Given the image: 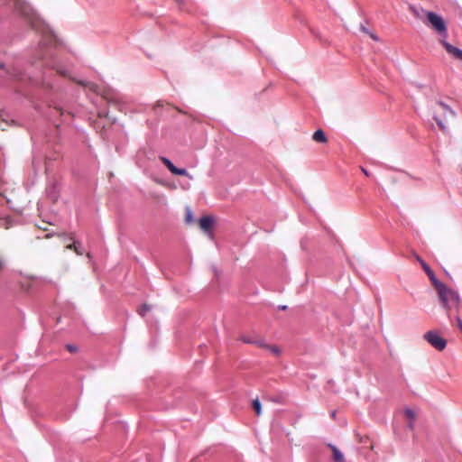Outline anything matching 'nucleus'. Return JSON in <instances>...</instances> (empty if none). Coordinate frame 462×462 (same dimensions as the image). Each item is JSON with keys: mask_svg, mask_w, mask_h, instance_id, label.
<instances>
[{"mask_svg": "<svg viewBox=\"0 0 462 462\" xmlns=\"http://www.w3.org/2000/svg\"><path fill=\"white\" fill-rule=\"evenodd\" d=\"M9 3L12 5L14 11L20 15L32 30L42 33L40 42L41 49L55 47L58 44L56 36L26 0H9Z\"/></svg>", "mask_w": 462, "mask_h": 462, "instance_id": "f257e3e1", "label": "nucleus"}, {"mask_svg": "<svg viewBox=\"0 0 462 462\" xmlns=\"http://www.w3.org/2000/svg\"><path fill=\"white\" fill-rule=\"evenodd\" d=\"M438 292L442 306L447 310L448 313L455 311L458 314L462 300L457 291L448 288L445 283L439 282L433 286Z\"/></svg>", "mask_w": 462, "mask_h": 462, "instance_id": "f03ea898", "label": "nucleus"}, {"mask_svg": "<svg viewBox=\"0 0 462 462\" xmlns=\"http://www.w3.org/2000/svg\"><path fill=\"white\" fill-rule=\"evenodd\" d=\"M435 120L442 130H447L454 121L455 113L445 104L439 103L435 108Z\"/></svg>", "mask_w": 462, "mask_h": 462, "instance_id": "7ed1b4c3", "label": "nucleus"}, {"mask_svg": "<svg viewBox=\"0 0 462 462\" xmlns=\"http://www.w3.org/2000/svg\"><path fill=\"white\" fill-rule=\"evenodd\" d=\"M422 13L424 10L420 9ZM425 15L428 19L429 25L440 36V38L448 37V28L443 18L434 12L427 11Z\"/></svg>", "mask_w": 462, "mask_h": 462, "instance_id": "20e7f679", "label": "nucleus"}, {"mask_svg": "<svg viewBox=\"0 0 462 462\" xmlns=\"http://www.w3.org/2000/svg\"><path fill=\"white\" fill-rule=\"evenodd\" d=\"M10 200L0 193V226L5 229H8L12 226V219L9 214Z\"/></svg>", "mask_w": 462, "mask_h": 462, "instance_id": "39448f33", "label": "nucleus"}, {"mask_svg": "<svg viewBox=\"0 0 462 462\" xmlns=\"http://www.w3.org/2000/svg\"><path fill=\"white\" fill-rule=\"evenodd\" d=\"M423 338L438 351H442L446 348V339H444L436 330H430L426 332L423 335Z\"/></svg>", "mask_w": 462, "mask_h": 462, "instance_id": "423d86ee", "label": "nucleus"}, {"mask_svg": "<svg viewBox=\"0 0 462 462\" xmlns=\"http://www.w3.org/2000/svg\"><path fill=\"white\" fill-rule=\"evenodd\" d=\"M160 160L172 174L186 176L190 180L193 178L185 169L177 168L168 158L161 157Z\"/></svg>", "mask_w": 462, "mask_h": 462, "instance_id": "0eeeda50", "label": "nucleus"}, {"mask_svg": "<svg viewBox=\"0 0 462 462\" xmlns=\"http://www.w3.org/2000/svg\"><path fill=\"white\" fill-rule=\"evenodd\" d=\"M98 94L108 104L118 105L120 102V97H119L118 94L112 88H104L102 89L100 88V91Z\"/></svg>", "mask_w": 462, "mask_h": 462, "instance_id": "6e6552de", "label": "nucleus"}, {"mask_svg": "<svg viewBox=\"0 0 462 462\" xmlns=\"http://www.w3.org/2000/svg\"><path fill=\"white\" fill-rule=\"evenodd\" d=\"M98 94L108 104L118 105L120 102V97H119L118 94L112 88H104L102 89L100 88V91Z\"/></svg>", "mask_w": 462, "mask_h": 462, "instance_id": "1a4fd4ad", "label": "nucleus"}, {"mask_svg": "<svg viewBox=\"0 0 462 462\" xmlns=\"http://www.w3.org/2000/svg\"><path fill=\"white\" fill-rule=\"evenodd\" d=\"M98 94L108 104L118 105L120 102V97H119L118 94L112 88H104L102 89L100 88V91Z\"/></svg>", "mask_w": 462, "mask_h": 462, "instance_id": "9d476101", "label": "nucleus"}, {"mask_svg": "<svg viewBox=\"0 0 462 462\" xmlns=\"http://www.w3.org/2000/svg\"><path fill=\"white\" fill-rule=\"evenodd\" d=\"M98 94L108 104L118 105L120 102V97H119L118 94L112 88H104L102 89L100 88V91Z\"/></svg>", "mask_w": 462, "mask_h": 462, "instance_id": "9b49d317", "label": "nucleus"}, {"mask_svg": "<svg viewBox=\"0 0 462 462\" xmlns=\"http://www.w3.org/2000/svg\"><path fill=\"white\" fill-rule=\"evenodd\" d=\"M447 38H439V43L445 48L447 52L450 54L454 59L462 60V50L449 44L447 41Z\"/></svg>", "mask_w": 462, "mask_h": 462, "instance_id": "f8f14e48", "label": "nucleus"}, {"mask_svg": "<svg viewBox=\"0 0 462 462\" xmlns=\"http://www.w3.org/2000/svg\"><path fill=\"white\" fill-rule=\"evenodd\" d=\"M415 258L416 260L420 263L422 269L425 271V273H427L429 279L430 280L432 285H436L439 281L437 279L436 275L434 274L433 271L430 269V267L429 266L428 263H426L421 258L420 256H419L418 254H415Z\"/></svg>", "mask_w": 462, "mask_h": 462, "instance_id": "ddd939ff", "label": "nucleus"}, {"mask_svg": "<svg viewBox=\"0 0 462 462\" xmlns=\"http://www.w3.org/2000/svg\"><path fill=\"white\" fill-rule=\"evenodd\" d=\"M6 73L11 79L23 80V72L17 67L12 66L7 68Z\"/></svg>", "mask_w": 462, "mask_h": 462, "instance_id": "4468645a", "label": "nucleus"}, {"mask_svg": "<svg viewBox=\"0 0 462 462\" xmlns=\"http://www.w3.org/2000/svg\"><path fill=\"white\" fill-rule=\"evenodd\" d=\"M213 226V219L211 217L206 216L199 219V226L205 232H209Z\"/></svg>", "mask_w": 462, "mask_h": 462, "instance_id": "2eb2a0df", "label": "nucleus"}, {"mask_svg": "<svg viewBox=\"0 0 462 462\" xmlns=\"http://www.w3.org/2000/svg\"><path fill=\"white\" fill-rule=\"evenodd\" d=\"M328 448L332 451L334 462L346 461L343 454L338 450V448L336 446L328 444Z\"/></svg>", "mask_w": 462, "mask_h": 462, "instance_id": "dca6fc26", "label": "nucleus"}, {"mask_svg": "<svg viewBox=\"0 0 462 462\" xmlns=\"http://www.w3.org/2000/svg\"><path fill=\"white\" fill-rule=\"evenodd\" d=\"M312 139L315 142L321 143H326L328 142L325 133L321 129H319L316 132H314V134L312 135Z\"/></svg>", "mask_w": 462, "mask_h": 462, "instance_id": "f3484780", "label": "nucleus"}, {"mask_svg": "<svg viewBox=\"0 0 462 462\" xmlns=\"http://www.w3.org/2000/svg\"><path fill=\"white\" fill-rule=\"evenodd\" d=\"M77 83L85 88H88L89 90H91L94 93L98 94L100 91V88L93 82H86V81L79 80V81H77Z\"/></svg>", "mask_w": 462, "mask_h": 462, "instance_id": "a211bd4d", "label": "nucleus"}, {"mask_svg": "<svg viewBox=\"0 0 462 462\" xmlns=\"http://www.w3.org/2000/svg\"><path fill=\"white\" fill-rule=\"evenodd\" d=\"M404 414H405L406 418H408L411 420V422L409 423V428L411 430H412L413 429V421L416 419L415 411L410 408H406L404 410Z\"/></svg>", "mask_w": 462, "mask_h": 462, "instance_id": "6ab92c4d", "label": "nucleus"}, {"mask_svg": "<svg viewBox=\"0 0 462 462\" xmlns=\"http://www.w3.org/2000/svg\"><path fill=\"white\" fill-rule=\"evenodd\" d=\"M252 405H253V409H254V412L256 413V415L257 416L261 415L262 408H261L260 401L258 399L254 400Z\"/></svg>", "mask_w": 462, "mask_h": 462, "instance_id": "aec40b11", "label": "nucleus"}, {"mask_svg": "<svg viewBox=\"0 0 462 462\" xmlns=\"http://www.w3.org/2000/svg\"><path fill=\"white\" fill-rule=\"evenodd\" d=\"M266 349L269 350L273 355L279 356L281 355V349L274 345L266 346Z\"/></svg>", "mask_w": 462, "mask_h": 462, "instance_id": "412c9836", "label": "nucleus"}, {"mask_svg": "<svg viewBox=\"0 0 462 462\" xmlns=\"http://www.w3.org/2000/svg\"><path fill=\"white\" fill-rule=\"evenodd\" d=\"M151 310V306L148 305V304H143L139 310H138V313L141 315V316H144L145 313L147 311H149Z\"/></svg>", "mask_w": 462, "mask_h": 462, "instance_id": "4be33fe9", "label": "nucleus"}, {"mask_svg": "<svg viewBox=\"0 0 462 462\" xmlns=\"http://www.w3.org/2000/svg\"><path fill=\"white\" fill-rule=\"evenodd\" d=\"M409 10L410 12L417 18H420L421 19V16H420V12L418 8H416L415 6H412V5H410L409 7Z\"/></svg>", "mask_w": 462, "mask_h": 462, "instance_id": "5701e85b", "label": "nucleus"}, {"mask_svg": "<svg viewBox=\"0 0 462 462\" xmlns=\"http://www.w3.org/2000/svg\"><path fill=\"white\" fill-rule=\"evenodd\" d=\"M66 348L68 349V351H69L70 353H76L78 351V348L77 346H73V345H67L66 346Z\"/></svg>", "mask_w": 462, "mask_h": 462, "instance_id": "b1692460", "label": "nucleus"}, {"mask_svg": "<svg viewBox=\"0 0 462 462\" xmlns=\"http://www.w3.org/2000/svg\"><path fill=\"white\" fill-rule=\"evenodd\" d=\"M241 340H243L245 343H248V344H254V341L252 340L251 338H249L248 337H242Z\"/></svg>", "mask_w": 462, "mask_h": 462, "instance_id": "393cba45", "label": "nucleus"}, {"mask_svg": "<svg viewBox=\"0 0 462 462\" xmlns=\"http://www.w3.org/2000/svg\"><path fill=\"white\" fill-rule=\"evenodd\" d=\"M254 344L257 345L260 347L265 348V349H266V346H268L267 344H265L263 341H254Z\"/></svg>", "mask_w": 462, "mask_h": 462, "instance_id": "a878e982", "label": "nucleus"}, {"mask_svg": "<svg viewBox=\"0 0 462 462\" xmlns=\"http://www.w3.org/2000/svg\"><path fill=\"white\" fill-rule=\"evenodd\" d=\"M456 320H457V327L461 329L462 320L458 315L456 317Z\"/></svg>", "mask_w": 462, "mask_h": 462, "instance_id": "bb28decb", "label": "nucleus"}, {"mask_svg": "<svg viewBox=\"0 0 462 462\" xmlns=\"http://www.w3.org/2000/svg\"><path fill=\"white\" fill-rule=\"evenodd\" d=\"M77 247L75 244H70L66 246L67 249L74 250Z\"/></svg>", "mask_w": 462, "mask_h": 462, "instance_id": "cd10ccee", "label": "nucleus"}, {"mask_svg": "<svg viewBox=\"0 0 462 462\" xmlns=\"http://www.w3.org/2000/svg\"><path fill=\"white\" fill-rule=\"evenodd\" d=\"M4 268V259L2 256H0V273L2 272Z\"/></svg>", "mask_w": 462, "mask_h": 462, "instance_id": "c85d7f7f", "label": "nucleus"}, {"mask_svg": "<svg viewBox=\"0 0 462 462\" xmlns=\"http://www.w3.org/2000/svg\"><path fill=\"white\" fill-rule=\"evenodd\" d=\"M77 254L79 255H82L83 254V252L80 251L78 247H76L74 250H73Z\"/></svg>", "mask_w": 462, "mask_h": 462, "instance_id": "c756f323", "label": "nucleus"}, {"mask_svg": "<svg viewBox=\"0 0 462 462\" xmlns=\"http://www.w3.org/2000/svg\"><path fill=\"white\" fill-rule=\"evenodd\" d=\"M39 228H40V229H42V230H44V231H47V230H48V228H47V226H45V225H42V226H39Z\"/></svg>", "mask_w": 462, "mask_h": 462, "instance_id": "7c9ffc66", "label": "nucleus"}, {"mask_svg": "<svg viewBox=\"0 0 462 462\" xmlns=\"http://www.w3.org/2000/svg\"><path fill=\"white\" fill-rule=\"evenodd\" d=\"M39 228H40V229H42V230H44V231H47V230H48V228H47V226H45V225H42V226H39Z\"/></svg>", "mask_w": 462, "mask_h": 462, "instance_id": "2f4dec72", "label": "nucleus"}, {"mask_svg": "<svg viewBox=\"0 0 462 462\" xmlns=\"http://www.w3.org/2000/svg\"><path fill=\"white\" fill-rule=\"evenodd\" d=\"M362 171L365 173V175L369 176V172L365 169L362 168Z\"/></svg>", "mask_w": 462, "mask_h": 462, "instance_id": "473e14b6", "label": "nucleus"}, {"mask_svg": "<svg viewBox=\"0 0 462 462\" xmlns=\"http://www.w3.org/2000/svg\"><path fill=\"white\" fill-rule=\"evenodd\" d=\"M370 35H371L372 39H374V40H375V41H377V40H378V38H377L374 34L371 33Z\"/></svg>", "mask_w": 462, "mask_h": 462, "instance_id": "72a5a7b5", "label": "nucleus"}, {"mask_svg": "<svg viewBox=\"0 0 462 462\" xmlns=\"http://www.w3.org/2000/svg\"><path fill=\"white\" fill-rule=\"evenodd\" d=\"M57 111H59V112H60V114L61 116H63V114H64V113H63V111H62V109H61V108H57Z\"/></svg>", "mask_w": 462, "mask_h": 462, "instance_id": "f704fd0d", "label": "nucleus"}, {"mask_svg": "<svg viewBox=\"0 0 462 462\" xmlns=\"http://www.w3.org/2000/svg\"><path fill=\"white\" fill-rule=\"evenodd\" d=\"M0 69H5V67L4 63H1V62H0Z\"/></svg>", "mask_w": 462, "mask_h": 462, "instance_id": "c9c22d12", "label": "nucleus"}, {"mask_svg": "<svg viewBox=\"0 0 462 462\" xmlns=\"http://www.w3.org/2000/svg\"><path fill=\"white\" fill-rule=\"evenodd\" d=\"M53 235L52 234H47L46 238H51Z\"/></svg>", "mask_w": 462, "mask_h": 462, "instance_id": "e433bc0d", "label": "nucleus"}, {"mask_svg": "<svg viewBox=\"0 0 462 462\" xmlns=\"http://www.w3.org/2000/svg\"><path fill=\"white\" fill-rule=\"evenodd\" d=\"M362 31H364L365 32H367L366 29L363 26H362Z\"/></svg>", "mask_w": 462, "mask_h": 462, "instance_id": "4c0bfd02", "label": "nucleus"}, {"mask_svg": "<svg viewBox=\"0 0 462 462\" xmlns=\"http://www.w3.org/2000/svg\"><path fill=\"white\" fill-rule=\"evenodd\" d=\"M175 1L178 2V3H182L183 2V0H175Z\"/></svg>", "mask_w": 462, "mask_h": 462, "instance_id": "58836bf2", "label": "nucleus"}, {"mask_svg": "<svg viewBox=\"0 0 462 462\" xmlns=\"http://www.w3.org/2000/svg\"><path fill=\"white\" fill-rule=\"evenodd\" d=\"M282 310H285L286 309V306H282L281 307Z\"/></svg>", "mask_w": 462, "mask_h": 462, "instance_id": "ea45409f", "label": "nucleus"}, {"mask_svg": "<svg viewBox=\"0 0 462 462\" xmlns=\"http://www.w3.org/2000/svg\"><path fill=\"white\" fill-rule=\"evenodd\" d=\"M461 331H462V325H461Z\"/></svg>", "mask_w": 462, "mask_h": 462, "instance_id": "a19ab883", "label": "nucleus"}]
</instances>
